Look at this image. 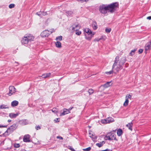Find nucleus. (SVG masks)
<instances>
[{"label": "nucleus", "mask_w": 151, "mask_h": 151, "mask_svg": "<svg viewBox=\"0 0 151 151\" xmlns=\"http://www.w3.org/2000/svg\"><path fill=\"white\" fill-rule=\"evenodd\" d=\"M118 6L117 3H114L110 4H102L99 7V11L102 14H106L107 12L113 13L116 11Z\"/></svg>", "instance_id": "1"}, {"label": "nucleus", "mask_w": 151, "mask_h": 151, "mask_svg": "<svg viewBox=\"0 0 151 151\" xmlns=\"http://www.w3.org/2000/svg\"><path fill=\"white\" fill-rule=\"evenodd\" d=\"M119 57L117 56L115 58L114 63L112 66V70H114V71H115L116 72H118L122 69L123 65L125 62L126 58L123 57L119 61Z\"/></svg>", "instance_id": "2"}, {"label": "nucleus", "mask_w": 151, "mask_h": 151, "mask_svg": "<svg viewBox=\"0 0 151 151\" xmlns=\"http://www.w3.org/2000/svg\"><path fill=\"white\" fill-rule=\"evenodd\" d=\"M34 39V37L32 35L30 34H26L22 39L21 40L22 43L25 45L33 41Z\"/></svg>", "instance_id": "3"}, {"label": "nucleus", "mask_w": 151, "mask_h": 151, "mask_svg": "<svg viewBox=\"0 0 151 151\" xmlns=\"http://www.w3.org/2000/svg\"><path fill=\"white\" fill-rule=\"evenodd\" d=\"M17 126L16 124H14L8 128L6 131L4 133L3 135L5 136L8 135L10 134L13 132L17 128Z\"/></svg>", "instance_id": "4"}, {"label": "nucleus", "mask_w": 151, "mask_h": 151, "mask_svg": "<svg viewBox=\"0 0 151 151\" xmlns=\"http://www.w3.org/2000/svg\"><path fill=\"white\" fill-rule=\"evenodd\" d=\"M95 33V32H93V33L89 34H85L84 36L85 39L88 41H90Z\"/></svg>", "instance_id": "5"}, {"label": "nucleus", "mask_w": 151, "mask_h": 151, "mask_svg": "<svg viewBox=\"0 0 151 151\" xmlns=\"http://www.w3.org/2000/svg\"><path fill=\"white\" fill-rule=\"evenodd\" d=\"M52 32H50L47 30H45L43 31L41 34V36L43 37H47Z\"/></svg>", "instance_id": "6"}, {"label": "nucleus", "mask_w": 151, "mask_h": 151, "mask_svg": "<svg viewBox=\"0 0 151 151\" xmlns=\"http://www.w3.org/2000/svg\"><path fill=\"white\" fill-rule=\"evenodd\" d=\"M9 92L8 93V95L9 96H11L13 93L16 92V89L14 86H10L9 88Z\"/></svg>", "instance_id": "7"}, {"label": "nucleus", "mask_w": 151, "mask_h": 151, "mask_svg": "<svg viewBox=\"0 0 151 151\" xmlns=\"http://www.w3.org/2000/svg\"><path fill=\"white\" fill-rule=\"evenodd\" d=\"M80 26L78 24H73L71 27L72 30L73 31L76 30V29H79L81 28Z\"/></svg>", "instance_id": "8"}, {"label": "nucleus", "mask_w": 151, "mask_h": 151, "mask_svg": "<svg viewBox=\"0 0 151 151\" xmlns=\"http://www.w3.org/2000/svg\"><path fill=\"white\" fill-rule=\"evenodd\" d=\"M30 136L29 134H26L23 137V141L25 142H29Z\"/></svg>", "instance_id": "9"}, {"label": "nucleus", "mask_w": 151, "mask_h": 151, "mask_svg": "<svg viewBox=\"0 0 151 151\" xmlns=\"http://www.w3.org/2000/svg\"><path fill=\"white\" fill-rule=\"evenodd\" d=\"M109 135L111 140H114L117 141V139L116 138V135L114 132H109L108 133Z\"/></svg>", "instance_id": "10"}, {"label": "nucleus", "mask_w": 151, "mask_h": 151, "mask_svg": "<svg viewBox=\"0 0 151 151\" xmlns=\"http://www.w3.org/2000/svg\"><path fill=\"white\" fill-rule=\"evenodd\" d=\"M151 47V41L147 42L145 46V50L147 51L149 50Z\"/></svg>", "instance_id": "11"}, {"label": "nucleus", "mask_w": 151, "mask_h": 151, "mask_svg": "<svg viewBox=\"0 0 151 151\" xmlns=\"http://www.w3.org/2000/svg\"><path fill=\"white\" fill-rule=\"evenodd\" d=\"M18 115L19 114L18 113L14 114L13 113H11L9 114V116L11 118H16Z\"/></svg>", "instance_id": "12"}, {"label": "nucleus", "mask_w": 151, "mask_h": 151, "mask_svg": "<svg viewBox=\"0 0 151 151\" xmlns=\"http://www.w3.org/2000/svg\"><path fill=\"white\" fill-rule=\"evenodd\" d=\"M51 75L50 73H44L42 75L41 77L44 78H45L49 77Z\"/></svg>", "instance_id": "13"}, {"label": "nucleus", "mask_w": 151, "mask_h": 151, "mask_svg": "<svg viewBox=\"0 0 151 151\" xmlns=\"http://www.w3.org/2000/svg\"><path fill=\"white\" fill-rule=\"evenodd\" d=\"M84 35H85V34H89L93 33V32H92L91 31L90 29L88 28H86L84 29Z\"/></svg>", "instance_id": "14"}, {"label": "nucleus", "mask_w": 151, "mask_h": 151, "mask_svg": "<svg viewBox=\"0 0 151 151\" xmlns=\"http://www.w3.org/2000/svg\"><path fill=\"white\" fill-rule=\"evenodd\" d=\"M19 104V102L18 101H13L12 103H11V106L12 107H15L16 106L18 105Z\"/></svg>", "instance_id": "15"}, {"label": "nucleus", "mask_w": 151, "mask_h": 151, "mask_svg": "<svg viewBox=\"0 0 151 151\" xmlns=\"http://www.w3.org/2000/svg\"><path fill=\"white\" fill-rule=\"evenodd\" d=\"M92 25L93 29L94 30H96L97 28V23L96 22H93L92 24Z\"/></svg>", "instance_id": "16"}, {"label": "nucleus", "mask_w": 151, "mask_h": 151, "mask_svg": "<svg viewBox=\"0 0 151 151\" xmlns=\"http://www.w3.org/2000/svg\"><path fill=\"white\" fill-rule=\"evenodd\" d=\"M133 125V123L132 122L131 123H129L128 124L126 125V126L131 131L132 130V127Z\"/></svg>", "instance_id": "17"}, {"label": "nucleus", "mask_w": 151, "mask_h": 151, "mask_svg": "<svg viewBox=\"0 0 151 151\" xmlns=\"http://www.w3.org/2000/svg\"><path fill=\"white\" fill-rule=\"evenodd\" d=\"M122 133L123 132L122 130L121 129H119L117 130V134L118 136H120Z\"/></svg>", "instance_id": "18"}, {"label": "nucleus", "mask_w": 151, "mask_h": 151, "mask_svg": "<svg viewBox=\"0 0 151 151\" xmlns=\"http://www.w3.org/2000/svg\"><path fill=\"white\" fill-rule=\"evenodd\" d=\"M55 45L58 48H60L61 47V42L59 41H57L55 42Z\"/></svg>", "instance_id": "19"}, {"label": "nucleus", "mask_w": 151, "mask_h": 151, "mask_svg": "<svg viewBox=\"0 0 151 151\" xmlns=\"http://www.w3.org/2000/svg\"><path fill=\"white\" fill-rule=\"evenodd\" d=\"M9 107V106L7 105H5L2 104L0 106V109H8Z\"/></svg>", "instance_id": "20"}, {"label": "nucleus", "mask_w": 151, "mask_h": 151, "mask_svg": "<svg viewBox=\"0 0 151 151\" xmlns=\"http://www.w3.org/2000/svg\"><path fill=\"white\" fill-rule=\"evenodd\" d=\"M89 136L92 139L93 141H94L97 139V137L94 134H92L90 135Z\"/></svg>", "instance_id": "21"}, {"label": "nucleus", "mask_w": 151, "mask_h": 151, "mask_svg": "<svg viewBox=\"0 0 151 151\" xmlns=\"http://www.w3.org/2000/svg\"><path fill=\"white\" fill-rule=\"evenodd\" d=\"M105 143V142L103 141L99 143H97L96 144V145L99 147H102L103 145Z\"/></svg>", "instance_id": "22"}, {"label": "nucleus", "mask_w": 151, "mask_h": 151, "mask_svg": "<svg viewBox=\"0 0 151 151\" xmlns=\"http://www.w3.org/2000/svg\"><path fill=\"white\" fill-rule=\"evenodd\" d=\"M52 111L55 113L57 115L58 114V113H59V112L58 111V109L55 108H53L51 110Z\"/></svg>", "instance_id": "23"}, {"label": "nucleus", "mask_w": 151, "mask_h": 151, "mask_svg": "<svg viewBox=\"0 0 151 151\" xmlns=\"http://www.w3.org/2000/svg\"><path fill=\"white\" fill-rule=\"evenodd\" d=\"M111 83V82H108L103 85V87L104 88H106L109 87L110 85V84Z\"/></svg>", "instance_id": "24"}, {"label": "nucleus", "mask_w": 151, "mask_h": 151, "mask_svg": "<svg viewBox=\"0 0 151 151\" xmlns=\"http://www.w3.org/2000/svg\"><path fill=\"white\" fill-rule=\"evenodd\" d=\"M107 121L108 123H110L113 122L114 121V119L111 117H109L107 118Z\"/></svg>", "instance_id": "25"}, {"label": "nucleus", "mask_w": 151, "mask_h": 151, "mask_svg": "<svg viewBox=\"0 0 151 151\" xmlns=\"http://www.w3.org/2000/svg\"><path fill=\"white\" fill-rule=\"evenodd\" d=\"M136 50V49H134L133 50H131L129 53V55L131 56H133Z\"/></svg>", "instance_id": "26"}, {"label": "nucleus", "mask_w": 151, "mask_h": 151, "mask_svg": "<svg viewBox=\"0 0 151 151\" xmlns=\"http://www.w3.org/2000/svg\"><path fill=\"white\" fill-rule=\"evenodd\" d=\"M132 96L129 94L126 95L125 97V99L129 100V99H131Z\"/></svg>", "instance_id": "27"}, {"label": "nucleus", "mask_w": 151, "mask_h": 151, "mask_svg": "<svg viewBox=\"0 0 151 151\" xmlns=\"http://www.w3.org/2000/svg\"><path fill=\"white\" fill-rule=\"evenodd\" d=\"M22 122V124L23 125H24L27 124V120L26 119H24L21 121Z\"/></svg>", "instance_id": "28"}, {"label": "nucleus", "mask_w": 151, "mask_h": 151, "mask_svg": "<svg viewBox=\"0 0 151 151\" xmlns=\"http://www.w3.org/2000/svg\"><path fill=\"white\" fill-rule=\"evenodd\" d=\"M75 31H76V35H80L81 33V31H79L78 30V29H76V30H75Z\"/></svg>", "instance_id": "29"}, {"label": "nucleus", "mask_w": 151, "mask_h": 151, "mask_svg": "<svg viewBox=\"0 0 151 151\" xmlns=\"http://www.w3.org/2000/svg\"><path fill=\"white\" fill-rule=\"evenodd\" d=\"M36 14L39 16L40 17H42V11H40L38 12H37L36 13Z\"/></svg>", "instance_id": "30"}, {"label": "nucleus", "mask_w": 151, "mask_h": 151, "mask_svg": "<svg viewBox=\"0 0 151 151\" xmlns=\"http://www.w3.org/2000/svg\"><path fill=\"white\" fill-rule=\"evenodd\" d=\"M94 90L92 89H90L88 91V92L89 95L92 94L94 92Z\"/></svg>", "instance_id": "31"}, {"label": "nucleus", "mask_w": 151, "mask_h": 151, "mask_svg": "<svg viewBox=\"0 0 151 151\" xmlns=\"http://www.w3.org/2000/svg\"><path fill=\"white\" fill-rule=\"evenodd\" d=\"M129 102V100H126L125 102L124 103L123 106H127L128 105Z\"/></svg>", "instance_id": "32"}, {"label": "nucleus", "mask_w": 151, "mask_h": 151, "mask_svg": "<svg viewBox=\"0 0 151 151\" xmlns=\"http://www.w3.org/2000/svg\"><path fill=\"white\" fill-rule=\"evenodd\" d=\"M105 139L106 140H110L111 139L109 135V133H108L105 136Z\"/></svg>", "instance_id": "33"}, {"label": "nucleus", "mask_w": 151, "mask_h": 151, "mask_svg": "<svg viewBox=\"0 0 151 151\" xmlns=\"http://www.w3.org/2000/svg\"><path fill=\"white\" fill-rule=\"evenodd\" d=\"M113 71H114V70H112L109 72H105V74L106 75H110L112 73Z\"/></svg>", "instance_id": "34"}, {"label": "nucleus", "mask_w": 151, "mask_h": 151, "mask_svg": "<svg viewBox=\"0 0 151 151\" xmlns=\"http://www.w3.org/2000/svg\"><path fill=\"white\" fill-rule=\"evenodd\" d=\"M66 112V109H64V110L63 111V112H61L60 114V116H62L63 115H64L65 114V112Z\"/></svg>", "instance_id": "35"}, {"label": "nucleus", "mask_w": 151, "mask_h": 151, "mask_svg": "<svg viewBox=\"0 0 151 151\" xmlns=\"http://www.w3.org/2000/svg\"><path fill=\"white\" fill-rule=\"evenodd\" d=\"M62 36H60L56 37L55 40H59L60 41H61L62 40Z\"/></svg>", "instance_id": "36"}, {"label": "nucleus", "mask_w": 151, "mask_h": 151, "mask_svg": "<svg viewBox=\"0 0 151 151\" xmlns=\"http://www.w3.org/2000/svg\"><path fill=\"white\" fill-rule=\"evenodd\" d=\"M14 146L15 148H18L20 147V145L19 143H15L14 144Z\"/></svg>", "instance_id": "37"}, {"label": "nucleus", "mask_w": 151, "mask_h": 151, "mask_svg": "<svg viewBox=\"0 0 151 151\" xmlns=\"http://www.w3.org/2000/svg\"><path fill=\"white\" fill-rule=\"evenodd\" d=\"M91 147H89L83 149V150L84 151H89L91 150Z\"/></svg>", "instance_id": "38"}, {"label": "nucleus", "mask_w": 151, "mask_h": 151, "mask_svg": "<svg viewBox=\"0 0 151 151\" xmlns=\"http://www.w3.org/2000/svg\"><path fill=\"white\" fill-rule=\"evenodd\" d=\"M14 6H15L14 4H10L9 5V8L12 9V8H13L14 7Z\"/></svg>", "instance_id": "39"}, {"label": "nucleus", "mask_w": 151, "mask_h": 151, "mask_svg": "<svg viewBox=\"0 0 151 151\" xmlns=\"http://www.w3.org/2000/svg\"><path fill=\"white\" fill-rule=\"evenodd\" d=\"M111 28H106L105 29V31L107 33H109L111 31Z\"/></svg>", "instance_id": "40"}, {"label": "nucleus", "mask_w": 151, "mask_h": 151, "mask_svg": "<svg viewBox=\"0 0 151 151\" xmlns=\"http://www.w3.org/2000/svg\"><path fill=\"white\" fill-rule=\"evenodd\" d=\"M73 108V107H72L68 109H67V114L70 113V111Z\"/></svg>", "instance_id": "41"}, {"label": "nucleus", "mask_w": 151, "mask_h": 151, "mask_svg": "<svg viewBox=\"0 0 151 151\" xmlns=\"http://www.w3.org/2000/svg\"><path fill=\"white\" fill-rule=\"evenodd\" d=\"M68 149L72 151H76V150L70 146H68Z\"/></svg>", "instance_id": "42"}, {"label": "nucleus", "mask_w": 151, "mask_h": 151, "mask_svg": "<svg viewBox=\"0 0 151 151\" xmlns=\"http://www.w3.org/2000/svg\"><path fill=\"white\" fill-rule=\"evenodd\" d=\"M73 12L71 11H68L67 13V14L69 16L73 14Z\"/></svg>", "instance_id": "43"}, {"label": "nucleus", "mask_w": 151, "mask_h": 151, "mask_svg": "<svg viewBox=\"0 0 151 151\" xmlns=\"http://www.w3.org/2000/svg\"><path fill=\"white\" fill-rule=\"evenodd\" d=\"M35 129L37 130H38L39 129H41V127L39 126L38 125L37 126H36L35 127Z\"/></svg>", "instance_id": "44"}, {"label": "nucleus", "mask_w": 151, "mask_h": 151, "mask_svg": "<svg viewBox=\"0 0 151 151\" xmlns=\"http://www.w3.org/2000/svg\"><path fill=\"white\" fill-rule=\"evenodd\" d=\"M42 16H44L46 15L47 14V12H44L43 11H42Z\"/></svg>", "instance_id": "45"}, {"label": "nucleus", "mask_w": 151, "mask_h": 151, "mask_svg": "<svg viewBox=\"0 0 151 151\" xmlns=\"http://www.w3.org/2000/svg\"><path fill=\"white\" fill-rule=\"evenodd\" d=\"M105 121L104 119H102L101 120V122L102 124H106V122H105Z\"/></svg>", "instance_id": "46"}, {"label": "nucleus", "mask_w": 151, "mask_h": 151, "mask_svg": "<svg viewBox=\"0 0 151 151\" xmlns=\"http://www.w3.org/2000/svg\"><path fill=\"white\" fill-rule=\"evenodd\" d=\"M143 50L142 49H139L138 51V52L139 54H141Z\"/></svg>", "instance_id": "47"}, {"label": "nucleus", "mask_w": 151, "mask_h": 151, "mask_svg": "<svg viewBox=\"0 0 151 151\" xmlns=\"http://www.w3.org/2000/svg\"><path fill=\"white\" fill-rule=\"evenodd\" d=\"M7 126V125L3 126L2 125L0 124V127H6Z\"/></svg>", "instance_id": "48"}, {"label": "nucleus", "mask_w": 151, "mask_h": 151, "mask_svg": "<svg viewBox=\"0 0 151 151\" xmlns=\"http://www.w3.org/2000/svg\"><path fill=\"white\" fill-rule=\"evenodd\" d=\"M59 119L56 118L55 119L54 121H55V122H58L59 121Z\"/></svg>", "instance_id": "49"}, {"label": "nucleus", "mask_w": 151, "mask_h": 151, "mask_svg": "<svg viewBox=\"0 0 151 151\" xmlns=\"http://www.w3.org/2000/svg\"><path fill=\"white\" fill-rule=\"evenodd\" d=\"M147 19H149V20L151 19V16H149V17H147Z\"/></svg>", "instance_id": "50"}, {"label": "nucleus", "mask_w": 151, "mask_h": 151, "mask_svg": "<svg viewBox=\"0 0 151 151\" xmlns=\"http://www.w3.org/2000/svg\"><path fill=\"white\" fill-rule=\"evenodd\" d=\"M57 137L58 138H60V139H63L62 137H60V136H58Z\"/></svg>", "instance_id": "51"}, {"label": "nucleus", "mask_w": 151, "mask_h": 151, "mask_svg": "<svg viewBox=\"0 0 151 151\" xmlns=\"http://www.w3.org/2000/svg\"><path fill=\"white\" fill-rule=\"evenodd\" d=\"M78 1H81V2H85V0H77Z\"/></svg>", "instance_id": "52"}, {"label": "nucleus", "mask_w": 151, "mask_h": 151, "mask_svg": "<svg viewBox=\"0 0 151 151\" xmlns=\"http://www.w3.org/2000/svg\"><path fill=\"white\" fill-rule=\"evenodd\" d=\"M101 39H95L94 40L95 41H99Z\"/></svg>", "instance_id": "53"}, {"label": "nucleus", "mask_w": 151, "mask_h": 151, "mask_svg": "<svg viewBox=\"0 0 151 151\" xmlns=\"http://www.w3.org/2000/svg\"><path fill=\"white\" fill-rule=\"evenodd\" d=\"M105 119V120H106L105 122H106V124L108 123V122L107 121V118L106 119Z\"/></svg>", "instance_id": "54"}, {"label": "nucleus", "mask_w": 151, "mask_h": 151, "mask_svg": "<svg viewBox=\"0 0 151 151\" xmlns=\"http://www.w3.org/2000/svg\"><path fill=\"white\" fill-rule=\"evenodd\" d=\"M92 132H91V131H90V132H89V134L91 135L92 134Z\"/></svg>", "instance_id": "55"}, {"label": "nucleus", "mask_w": 151, "mask_h": 151, "mask_svg": "<svg viewBox=\"0 0 151 151\" xmlns=\"http://www.w3.org/2000/svg\"><path fill=\"white\" fill-rule=\"evenodd\" d=\"M11 121H11V120H10V119H9V120H8L7 122H11Z\"/></svg>", "instance_id": "56"}, {"label": "nucleus", "mask_w": 151, "mask_h": 151, "mask_svg": "<svg viewBox=\"0 0 151 151\" xmlns=\"http://www.w3.org/2000/svg\"><path fill=\"white\" fill-rule=\"evenodd\" d=\"M108 150V149H106V150H102L101 151H107Z\"/></svg>", "instance_id": "57"}, {"label": "nucleus", "mask_w": 151, "mask_h": 151, "mask_svg": "<svg viewBox=\"0 0 151 151\" xmlns=\"http://www.w3.org/2000/svg\"><path fill=\"white\" fill-rule=\"evenodd\" d=\"M21 151H26V150H22Z\"/></svg>", "instance_id": "58"}, {"label": "nucleus", "mask_w": 151, "mask_h": 151, "mask_svg": "<svg viewBox=\"0 0 151 151\" xmlns=\"http://www.w3.org/2000/svg\"><path fill=\"white\" fill-rule=\"evenodd\" d=\"M1 133V131H0V134Z\"/></svg>", "instance_id": "59"}, {"label": "nucleus", "mask_w": 151, "mask_h": 151, "mask_svg": "<svg viewBox=\"0 0 151 151\" xmlns=\"http://www.w3.org/2000/svg\"><path fill=\"white\" fill-rule=\"evenodd\" d=\"M107 151H109V150H108Z\"/></svg>", "instance_id": "60"}]
</instances>
